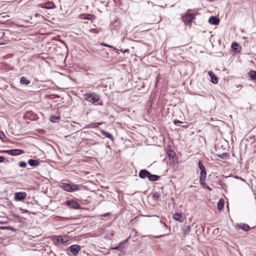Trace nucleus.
I'll list each match as a JSON object with an SVG mask.
<instances>
[{
	"instance_id": "nucleus-1",
	"label": "nucleus",
	"mask_w": 256,
	"mask_h": 256,
	"mask_svg": "<svg viewBox=\"0 0 256 256\" xmlns=\"http://www.w3.org/2000/svg\"><path fill=\"white\" fill-rule=\"evenodd\" d=\"M83 96L84 100L92 104H95V105H103L102 102L100 101V96L94 92L84 94Z\"/></svg>"
},
{
	"instance_id": "nucleus-2",
	"label": "nucleus",
	"mask_w": 256,
	"mask_h": 256,
	"mask_svg": "<svg viewBox=\"0 0 256 256\" xmlns=\"http://www.w3.org/2000/svg\"><path fill=\"white\" fill-rule=\"evenodd\" d=\"M58 186L63 190L68 192H74L80 190V186L74 183H65L61 182L59 184Z\"/></svg>"
},
{
	"instance_id": "nucleus-3",
	"label": "nucleus",
	"mask_w": 256,
	"mask_h": 256,
	"mask_svg": "<svg viewBox=\"0 0 256 256\" xmlns=\"http://www.w3.org/2000/svg\"><path fill=\"white\" fill-rule=\"evenodd\" d=\"M138 176L142 179L148 178L149 180L152 182L156 181L160 178L158 176L152 174L149 171L145 169L141 170L139 172Z\"/></svg>"
},
{
	"instance_id": "nucleus-4",
	"label": "nucleus",
	"mask_w": 256,
	"mask_h": 256,
	"mask_svg": "<svg viewBox=\"0 0 256 256\" xmlns=\"http://www.w3.org/2000/svg\"><path fill=\"white\" fill-rule=\"evenodd\" d=\"M192 11L191 9H188L182 16V21L186 24L190 25L192 20L195 18V16L192 13Z\"/></svg>"
},
{
	"instance_id": "nucleus-5",
	"label": "nucleus",
	"mask_w": 256,
	"mask_h": 256,
	"mask_svg": "<svg viewBox=\"0 0 256 256\" xmlns=\"http://www.w3.org/2000/svg\"><path fill=\"white\" fill-rule=\"evenodd\" d=\"M52 239L54 243L56 245H58L59 244L66 243L68 240L66 236H54Z\"/></svg>"
},
{
	"instance_id": "nucleus-6",
	"label": "nucleus",
	"mask_w": 256,
	"mask_h": 256,
	"mask_svg": "<svg viewBox=\"0 0 256 256\" xmlns=\"http://www.w3.org/2000/svg\"><path fill=\"white\" fill-rule=\"evenodd\" d=\"M81 248L79 245L78 244H73L70 246L68 248V254L69 255H72L73 256H77Z\"/></svg>"
},
{
	"instance_id": "nucleus-7",
	"label": "nucleus",
	"mask_w": 256,
	"mask_h": 256,
	"mask_svg": "<svg viewBox=\"0 0 256 256\" xmlns=\"http://www.w3.org/2000/svg\"><path fill=\"white\" fill-rule=\"evenodd\" d=\"M66 204L68 208L74 209H80V204L74 200H67L66 202Z\"/></svg>"
},
{
	"instance_id": "nucleus-8",
	"label": "nucleus",
	"mask_w": 256,
	"mask_h": 256,
	"mask_svg": "<svg viewBox=\"0 0 256 256\" xmlns=\"http://www.w3.org/2000/svg\"><path fill=\"white\" fill-rule=\"evenodd\" d=\"M2 152L6 153L12 156H18L24 154V152L23 150L20 149H12L4 150Z\"/></svg>"
},
{
	"instance_id": "nucleus-9",
	"label": "nucleus",
	"mask_w": 256,
	"mask_h": 256,
	"mask_svg": "<svg viewBox=\"0 0 256 256\" xmlns=\"http://www.w3.org/2000/svg\"><path fill=\"white\" fill-rule=\"evenodd\" d=\"M198 168L200 170V178H206V172L204 165L202 164L201 160L198 162Z\"/></svg>"
},
{
	"instance_id": "nucleus-10",
	"label": "nucleus",
	"mask_w": 256,
	"mask_h": 256,
	"mask_svg": "<svg viewBox=\"0 0 256 256\" xmlns=\"http://www.w3.org/2000/svg\"><path fill=\"white\" fill-rule=\"evenodd\" d=\"M27 196L26 192H16L14 193V200L16 201H22L24 200Z\"/></svg>"
},
{
	"instance_id": "nucleus-11",
	"label": "nucleus",
	"mask_w": 256,
	"mask_h": 256,
	"mask_svg": "<svg viewBox=\"0 0 256 256\" xmlns=\"http://www.w3.org/2000/svg\"><path fill=\"white\" fill-rule=\"evenodd\" d=\"M40 6L46 9H53L56 8V5L52 2L47 1L41 4Z\"/></svg>"
},
{
	"instance_id": "nucleus-12",
	"label": "nucleus",
	"mask_w": 256,
	"mask_h": 256,
	"mask_svg": "<svg viewBox=\"0 0 256 256\" xmlns=\"http://www.w3.org/2000/svg\"><path fill=\"white\" fill-rule=\"evenodd\" d=\"M169 161L170 165L173 168L174 170H176L178 168V160L176 156L173 158H170L169 159Z\"/></svg>"
},
{
	"instance_id": "nucleus-13",
	"label": "nucleus",
	"mask_w": 256,
	"mask_h": 256,
	"mask_svg": "<svg viewBox=\"0 0 256 256\" xmlns=\"http://www.w3.org/2000/svg\"><path fill=\"white\" fill-rule=\"evenodd\" d=\"M24 117L26 120H34L36 119V116L32 112L28 111L26 112Z\"/></svg>"
},
{
	"instance_id": "nucleus-14",
	"label": "nucleus",
	"mask_w": 256,
	"mask_h": 256,
	"mask_svg": "<svg viewBox=\"0 0 256 256\" xmlns=\"http://www.w3.org/2000/svg\"><path fill=\"white\" fill-rule=\"evenodd\" d=\"M172 218L174 220L180 222H182L185 219V217L182 216L181 213L178 212L174 213L172 216Z\"/></svg>"
},
{
	"instance_id": "nucleus-15",
	"label": "nucleus",
	"mask_w": 256,
	"mask_h": 256,
	"mask_svg": "<svg viewBox=\"0 0 256 256\" xmlns=\"http://www.w3.org/2000/svg\"><path fill=\"white\" fill-rule=\"evenodd\" d=\"M160 224L162 225L161 226L162 228H165V230H164V234H163L159 236L158 237H162V236H165L168 235L170 234V228H168V227L167 225L166 224V223L162 222V220H160Z\"/></svg>"
},
{
	"instance_id": "nucleus-16",
	"label": "nucleus",
	"mask_w": 256,
	"mask_h": 256,
	"mask_svg": "<svg viewBox=\"0 0 256 256\" xmlns=\"http://www.w3.org/2000/svg\"><path fill=\"white\" fill-rule=\"evenodd\" d=\"M238 228L242 229V230L244 232H248L250 229L254 228L255 226L250 228L248 224H240L238 225Z\"/></svg>"
},
{
	"instance_id": "nucleus-17",
	"label": "nucleus",
	"mask_w": 256,
	"mask_h": 256,
	"mask_svg": "<svg viewBox=\"0 0 256 256\" xmlns=\"http://www.w3.org/2000/svg\"><path fill=\"white\" fill-rule=\"evenodd\" d=\"M208 22L213 25H217L220 22V20L216 16H210L208 19Z\"/></svg>"
},
{
	"instance_id": "nucleus-18",
	"label": "nucleus",
	"mask_w": 256,
	"mask_h": 256,
	"mask_svg": "<svg viewBox=\"0 0 256 256\" xmlns=\"http://www.w3.org/2000/svg\"><path fill=\"white\" fill-rule=\"evenodd\" d=\"M100 132H101V134L104 136L106 138H108L110 139L112 141L114 140V136H112V135L110 133L108 132H107L106 130H100Z\"/></svg>"
},
{
	"instance_id": "nucleus-19",
	"label": "nucleus",
	"mask_w": 256,
	"mask_h": 256,
	"mask_svg": "<svg viewBox=\"0 0 256 256\" xmlns=\"http://www.w3.org/2000/svg\"><path fill=\"white\" fill-rule=\"evenodd\" d=\"M28 164L31 166H36L40 164V162L38 160L30 159Z\"/></svg>"
},
{
	"instance_id": "nucleus-20",
	"label": "nucleus",
	"mask_w": 256,
	"mask_h": 256,
	"mask_svg": "<svg viewBox=\"0 0 256 256\" xmlns=\"http://www.w3.org/2000/svg\"><path fill=\"white\" fill-rule=\"evenodd\" d=\"M208 74L211 78V82L213 84H217L218 82V79L217 76L214 74L212 72H208Z\"/></svg>"
},
{
	"instance_id": "nucleus-21",
	"label": "nucleus",
	"mask_w": 256,
	"mask_h": 256,
	"mask_svg": "<svg viewBox=\"0 0 256 256\" xmlns=\"http://www.w3.org/2000/svg\"><path fill=\"white\" fill-rule=\"evenodd\" d=\"M248 74L252 80L256 81V71L251 70L248 73Z\"/></svg>"
},
{
	"instance_id": "nucleus-22",
	"label": "nucleus",
	"mask_w": 256,
	"mask_h": 256,
	"mask_svg": "<svg viewBox=\"0 0 256 256\" xmlns=\"http://www.w3.org/2000/svg\"><path fill=\"white\" fill-rule=\"evenodd\" d=\"M218 208L219 210H222L224 207V200L222 199H220L217 204Z\"/></svg>"
},
{
	"instance_id": "nucleus-23",
	"label": "nucleus",
	"mask_w": 256,
	"mask_h": 256,
	"mask_svg": "<svg viewBox=\"0 0 256 256\" xmlns=\"http://www.w3.org/2000/svg\"><path fill=\"white\" fill-rule=\"evenodd\" d=\"M83 18L85 19V20H92L96 18V16L92 14H86L84 15Z\"/></svg>"
},
{
	"instance_id": "nucleus-24",
	"label": "nucleus",
	"mask_w": 256,
	"mask_h": 256,
	"mask_svg": "<svg viewBox=\"0 0 256 256\" xmlns=\"http://www.w3.org/2000/svg\"><path fill=\"white\" fill-rule=\"evenodd\" d=\"M20 83L22 84L28 85L30 84V80L26 77L22 76L20 78Z\"/></svg>"
},
{
	"instance_id": "nucleus-25",
	"label": "nucleus",
	"mask_w": 256,
	"mask_h": 256,
	"mask_svg": "<svg viewBox=\"0 0 256 256\" xmlns=\"http://www.w3.org/2000/svg\"><path fill=\"white\" fill-rule=\"evenodd\" d=\"M60 116H50V120L52 122H57V120H60Z\"/></svg>"
},
{
	"instance_id": "nucleus-26",
	"label": "nucleus",
	"mask_w": 256,
	"mask_h": 256,
	"mask_svg": "<svg viewBox=\"0 0 256 256\" xmlns=\"http://www.w3.org/2000/svg\"><path fill=\"white\" fill-rule=\"evenodd\" d=\"M100 44L101 46H106V47H109V48H114V50H115L117 53H118V49H117V48H114V47L112 46L109 45V44H106V43H104V42H101V43Z\"/></svg>"
},
{
	"instance_id": "nucleus-27",
	"label": "nucleus",
	"mask_w": 256,
	"mask_h": 256,
	"mask_svg": "<svg viewBox=\"0 0 256 256\" xmlns=\"http://www.w3.org/2000/svg\"><path fill=\"white\" fill-rule=\"evenodd\" d=\"M167 154L169 157V159L176 156V153L172 150H170L167 152Z\"/></svg>"
},
{
	"instance_id": "nucleus-28",
	"label": "nucleus",
	"mask_w": 256,
	"mask_h": 256,
	"mask_svg": "<svg viewBox=\"0 0 256 256\" xmlns=\"http://www.w3.org/2000/svg\"><path fill=\"white\" fill-rule=\"evenodd\" d=\"M160 196V194L158 192H156L152 194V199L154 200H158Z\"/></svg>"
},
{
	"instance_id": "nucleus-29",
	"label": "nucleus",
	"mask_w": 256,
	"mask_h": 256,
	"mask_svg": "<svg viewBox=\"0 0 256 256\" xmlns=\"http://www.w3.org/2000/svg\"><path fill=\"white\" fill-rule=\"evenodd\" d=\"M206 178H200V182L204 188L207 184L206 183Z\"/></svg>"
},
{
	"instance_id": "nucleus-30",
	"label": "nucleus",
	"mask_w": 256,
	"mask_h": 256,
	"mask_svg": "<svg viewBox=\"0 0 256 256\" xmlns=\"http://www.w3.org/2000/svg\"><path fill=\"white\" fill-rule=\"evenodd\" d=\"M100 124H99V123H92V124H90L87 125L86 127L88 128H97L98 126Z\"/></svg>"
},
{
	"instance_id": "nucleus-31",
	"label": "nucleus",
	"mask_w": 256,
	"mask_h": 256,
	"mask_svg": "<svg viewBox=\"0 0 256 256\" xmlns=\"http://www.w3.org/2000/svg\"><path fill=\"white\" fill-rule=\"evenodd\" d=\"M122 244V243L121 242L118 246H116L115 247L110 248V250H120V252H122V248L121 247V246Z\"/></svg>"
},
{
	"instance_id": "nucleus-32",
	"label": "nucleus",
	"mask_w": 256,
	"mask_h": 256,
	"mask_svg": "<svg viewBox=\"0 0 256 256\" xmlns=\"http://www.w3.org/2000/svg\"><path fill=\"white\" fill-rule=\"evenodd\" d=\"M232 48L236 52L238 48L240 47V46L236 42H233L231 46Z\"/></svg>"
},
{
	"instance_id": "nucleus-33",
	"label": "nucleus",
	"mask_w": 256,
	"mask_h": 256,
	"mask_svg": "<svg viewBox=\"0 0 256 256\" xmlns=\"http://www.w3.org/2000/svg\"><path fill=\"white\" fill-rule=\"evenodd\" d=\"M18 165L20 168H24L26 167V163L25 162L21 161L19 162Z\"/></svg>"
},
{
	"instance_id": "nucleus-34",
	"label": "nucleus",
	"mask_w": 256,
	"mask_h": 256,
	"mask_svg": "<svg viewBox=\"0 0 256 256\" xmlns=\"http://www.w3.org/2000/svg\"><path fill=\"white\" fill-rule=\"evenodd\" d=\"M2 229H6L7 230H12V231H14V232H16V230L15 228H12V226H6V227H4V228H2Z\"/></svg>"
},
{
	"instance_id": "nucleus-35",
	"label": "nucleus",
	"mask_w": 256,
	"mask_h": 256,
	"mask_svg": "<svg viewBox=\"0 0 256 256\" xmlns=\"http://www.w3.org/2000/svg\"><path fill=\"white\" fill-rule=\"evenodd\" d=\"M182 123V122L176 120H174V124L176 126H180V124Z\"/></svg>"
},
{
	"instance_id": "nucleus-36",
	"label": "nucleus",
	"mask_w": 256,
	"mask_h": 256,
	"mask_svg": "<svg viewBox=\"0 0 256 256\" xmlns=\"http://www.w3.org/2000/svg\"><path fill=\"white\" fill-rule=\"evenodd\" d=\"M186 228V232H184V234H186V232L187 234L191 230V226L190 225L187 226Z\"/></svg>"
},
{
	"instance_id": "nucleus-37",
	"label": "nucleus",
	"mask_w": 256,
	"mask_h": 256,
	"mask_svg": "<svg viewBox=\"0 0 256 256\" xmlns=\"http://www.w3.org/2000/svg\"><path fill=\"white\" fill-rule=\"evenodd\" d=\"M226 154V153H224V154H218V155H217V156L219 158L223 159V158H225Z\"/></svg>"
},
{
	"instance_id": "nucleus-38",
	"label": "nucleus",
	"mask_w": 256,
	"mask_h": 256,
	"mask_svg": "<svg viewBox=\"0 0 256 256\" xmlns=\"http://www.w3.org/2000/svg\"><path fill=\"white\" fill-rule=\"evenodd\" d=\"M110 215V212H106V213H105L104 214H101L100 216H101V217H106V216H109Z\"/></svg>"
},
{
	"instance_id": "nucleus-39",
	"label": "nucleus",
	"mask_w": 256,
	"mask_h": 256,
	"mask_svg": "<svg viewBox=\"0 0 256 256\" xmlns=\"http://www.w3.org/2000/svg\"><path fill=\"white\" fill-rule=\"evenodd\" d=\"M5 136L4 134L2 132L0 131V138L3 139Z\"/></svg>"
},
{
	"instance_id": "nucleus-40",
	"label": "nucleus",
	"mask_w": 256,
	"mask_h": 256,
	"mask_svg": "<svg viewBox=\"0 0 256 256\" xmlns=\"http://www.w3.org/2000/svg\"><path fill=\"white\" fill-rule=\"evenodd\" d=\"M6 160V158L5 157L2 156H0V162H4V161Z\"/></svg>"
},
{
	"instance_id": "nucleus-41",
	"label": "nucleus",
	"mask_w": 256,
	"mask_h": 256,
	"mask_svg": "<svg viewBox=\"0 0 256 256\" xmlns=\"http://www.w3.org/2000/svg\"><path fill=\"white\" fill-rule=\"evenodd\" d=\"M120 51L124 53V52H128L129 51V50L128 49H124V50L121 49Z\"/></svg>"
},
{
	"instance_id": "nucleus-42",
	"label": "nucleus",
	"mask_w": 256,
	"mask_h": 256,
	"mask_svg": "<svg viewBox=\"0 0 256 256\" xmlns=\"http://www.w3.org/2000/svg\"><path fill=\"white\" fill-rule=\"evenodd\" d=\"M204 188H206V189L210 191L212 190V189L211 188H210L209 187V186H208V185H206V186L204 187Z\"/></svg>"
},
{
	"instance_id": "nucleus-43",
	"label": "nucleus",
	"mask_w": 256,
	"mask_h": 256,
	"mask_svg": "<svg viewBox=\"0 0 256 256\" xmlns=\"http://www.w3.org/2000/svg\"><path fill=\"white\" fill-rule=\"evenodd\" d=\"M110 234L111 236H114V232H111L110 233Z\"/></svg>"
},
{
	"instance_id": "nucleus-44",
	"label": "nucleus",
	"mask_w": 256,
	"mask_h": 256,
	"mask_svg": "<svg viewBox=\"0 0 256 256\" xmlns=\"http://www.w3.org/2000/svg\"><path fill=\"white\" fill-rule=\"evenodd\" d=\"M182 127L187 128L188 126H182Z\"/></svg>"
}]
</instances>
